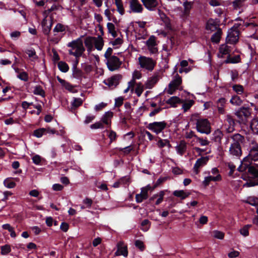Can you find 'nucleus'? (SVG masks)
Listing matches in <instances>:
<instances>
[{"label": "nucleus", "mask_w": 258, "mask_h": 258, "mask_svg": "<svg viewBox=\"0 0 258 258\" xmlns=\"http://www.w3.org/2000/svg\"><path fill=\"white\" fill-rule=\"evenodd\" d=\"M239 172H246L247 174L242 177L246 182L243 184L244 187H252L258 185V165H253L250 162H241L238 167Z\"/></svg>", "instance_id": "nucleus-1"}, {"label": "nucleus", "mask_w": 258, "mask_h": 258, "mask_svg": "<svg viewBox=\"0 0 258 258\" xmlns=\"http://www.w3.org/2000/svg\"><path fill=\"white\" fill-rule=\"evenodd\" d=\"M83 36H81L67 44L68 47L71 48V49L69 50V54L73 55L76 57V61L74 63L73 67L75 66L77 67L79 63V59L82 56L85 51V48L83 46Z\"/></svg>", "instance_id": "nucleus-2"}, {"label": "nucleus", "mask_w": 258, "mask_h": 258, "mask_svg": "<svg viewBox=\"0 0 258 258\" xmlns=\"http://www.w3.org/2000/svg\"><path fill=\"white\" fill-rule=\"evenodd\" d=\"M233 143L229 148V153L231 155L239 157L242 154L241 145L244 142V138L239 134H235L231 137Z\"/></svg>", "instance_id": "nucleus-3"}, {"label": "nucleus", "mask_w": 258, "mask_h": 258, "mask_svg": "<svg viewBox=\"0 0 258 258\" xmlns=\"http://www.w3.org/2000/svg\"><path fill=\"white\" fill-rule=\"evenodd\" d=\"M198 114H192L191 116V121L196 120V129L197 131L202 134L209 135L211 132V123L207 118L198 119Z\"/></svg>", "instance_id": "nucleus-4"}, {"label": "nucleus", "mask_w": 258, "mask_h": 258, "mask_svg": "<svg viewBox=\"0 0 258 258\" xmlns=\"http://www.w3.org/2000/svg\"><path fill=\"white\" fill-rule=\"evenodd\" d=\"M139 62L142 68L145 69L149 71H152L156 64V62L152 58L144 56L139 57Z\"/></svg>", "instance_id": "nucleus-5"}, {"label": "nucleus", "mask_w": 258, "mask_h": 258, "mask_svg": "<svg viewBox=\"0 0 258 258\" xmlns=\"http://www.w3.org/2000/svg\"><path fill=\"white\" fill-rule=\"evenodd\" d=\"M167 125V123L165 121H154L148 124L147 128L156 134L158 135L166 127Z\"/></svg>", "instance_id": "nucleus-6"}, {"label": "nucleus", "mask_w": 258, "mask_h": 258, "mask_svg": "<svg viewBox=\"0 0 258 258\" xmlns=\"http://www.w3.org/2000/svg\"><path fill=\"white\" fill-rule=\"evenodd\" d=\"M107 60L106 64L108 70L111 72L118 70L122 64L119 58L115 55L112 56Z\"/></svg>", "instance_id": "nucleus-7"}, {"label": "nucleus", "mask_w": 258, "mask_h": 258, "mask_svg": "<svg viewBox=\"0 0 258 258\" xmlns=\"http://www.w3.org/2000/svg\"><path fill=\"white\" fill-rule=\"evenodd\" d=\"M251 109L249 107H241L236 112L235 115L242 121H245L251 115Z\"/></svg>", "instance_id": "nucleus-8"}, {"label": "nucleus", "mask_w": 258, "mask_h": 258, "mask_svg": "<svg viewBox=\"0 0 258 258\" xmlns=\"http://www.w3.org/2000/svg\"><path fill=\"white\" fill-rule=\"evenodd\" d=\"M122 79V76L120 74L114 75L111 77L104 80L103 83L110 88H115Z\"/></svg>", "instance_id": "nucleus-9"}, {"label": "nucleus", "mask_w": 258, "mask_h": 258, "mask_svg": "<svg viewBox=\"0 0 258 258\" xmlns=\"http://www.w3.org/2000/svg\"><path fill=\"white\" fill-rule=\"evenodd\" d=\"M182 83L181 77L178 75L176 74L175 78L169 83L168 85V93L172 95L174 93V91L177 89L179 86Z\"/></svg>", "instance_id": "nucleus-10"}, {"label": "nucleus", "mask_w": 258, "mask_h": 258, "mask_svg": "<svg viewBox=\"0 0 258 258\" xmlns=\"http://www.w3.org/2000/svg\"><path fill=\"white\" fill-rule=\"evenodd\" d=\"M168 190H163L160 191L159 192L153 195L151 197L147 203L149 205H152L154 200L158 198L157 200L155 203V205L157 206L160 204L163 201L164 196L165 195L166 192H168Z\"/></svg>", "instance_id": "nucleus-11"}, {"label": "nucleus", "mask_w": 258, "mask_h": 258, "mask_svg": "<svg viewBox=\"0 0 258 258\" xmlns=\"http://www.w3.org/2000/svg\"><path fill=\"white\" fill-rule=\"evenodd\" d=\"M258 160V149L255 146L253 147L250 150L248 155L245 157L241 162H250Z\"/></svg>", "instance_id": "nucleus-12"}, {"label": "nucleus", "mask_w": 258, "mask_h": 258, "mask_svg": "<svg viewBox=\"0 0 258 258\" xmlns=\"http://www.w3.org/2000/svg\"><path fill=\"white\" fill-rule=\"evenodd\" d=\"M209 160V157H202L196 161L194 166V170L196 174H198L200 172V168L206 165Z\"/></svg>", "instance_id": "nucleus-13"}, {"label": "nucleus", "mask_w": 258, "mask_h": 258, "mask_svg": "<svg viewBox=\"0 0 258 258\" xmlns=\"http://www.w3.org/2000/svg\"><path fill=\"white\" fill-rule=\"evenodd\" d=\"M227 122L228 123V127L226 129L228 133H231L234 131V127L236 124L237 121L230 115H227Z\"/></svg>", "instance_id": "nucleus-14"}, {"label": "nucleus", "mask_w": 258, "mask_h": 258, "mask_svg": "<svg viewBox=\"0 0 258 258\" xmlns=\"http://www.w3.org/2000/svg\"><path fill=\"white\" fill-rule=\"evenodd\" d=\"M113 112L111 111L106 112L101 118V121L103 124H105L107 126V127H110L111 126V118L113 116Z\"/></svg>", "instance_id": "nucleus-15"}, {"label": "nucleus", "mask_w": 258, "mask_h": 258, "mask_svg": "<svg viewBox=\"0 0 258 258\" xmlns=\"http://www.w3.org/2000/svg\"><path fill=\"white\" fill-rule=\"evenodd\" d=\"M130 8L134 13H141L143 8L138 0H131Z\"/></svg>", "instance_id": "nucleus-16"}, {"label": "nucleus", "mask_w": 258, "mask_h": 258, "mask_svg": "<svg viewBox=\"0 0 258 258\" xmlns=\"http://www.w3.org/2000/svg\"><path fill=\"white\" fill-rule=\"evenodd\" d=\"M128 250L127 246H123V243L121 242L117 244V250L115 252L116 255H122L124 256H127Z\"/></svg>", "instance_id": "nucleus-17"}, {"label": "nucleus", "mask_w": 258, "mask_h": 258, "mask_svg": "<svg viewBox=\"0 0 258 258\" xmlns=\"http://www.w3.org/2000/svg\"><path fill=\"white\" fill-rule=\"evenodd\" d=\"M221 176L220 174H218L216 176H209L205 177L204 180L203 181V184L205 187L208 186L210 182L212 181H218L221 180Z\"/></svg>", "instance_id": "nucleus-18"}, {"label": "nucleus", "mask_w": 258, "mask_h": 258, "mask_svg": "<svg viewBox=\"0 0 258 258\" xmlns=\"http://www.w3.org/2000/svg\"><path fill=\"white\" fill-rule=\"evenodd\" d=\"M144 6L148 10L151 11L158 5L157 1L155 0H141Z\"/></svg>", "instance_id": "nucleus-19"}, {"label": "nucleus", "mask_w": 258, "mask_h": 258, "mask_svg": "<svg viewBox=\"0 0 258 258\" xmlns=\"http://www.w3.org/2000/svg\"><path fill=\"white\" fill-rule=\"evenodd\" d=\"M166 103L169 104L172 107H176L178 104L181 103V100L178 97L172 96L168 99Z\"/></svg>", "instance_id": "nucleus-20"}, {"label": "nucleus", "mask_w": 258, "mask_h": 258, "mask_svg": "<svg viewBox=\"0 0 258 258\" xmlns=\"http://www.w3.org/2000/svg\"><path fill=\"white\" fill-rule=\"evenodd\" d=\"M222 31L221 28H218L217 31L214 33L211 38V41L214 43H218L220 42Z\"/></svg>", "instance_id": "nucleus-21"}, {"label": "nucleus", "mask_w": 258, "mask_h": 258, "mask_svg": "<svg viewBox=\"0 0 258 258\" xmlns=\"http://www.w3.org/2000/svg\"><path fill=\"white\" fill-rule=\"evenodd\" d=\"M187 149L186 143L184 140L180 142L179 145L176 147L177 153L181 156H182Z\"/></svg>", "instance_id": "nucleus-22"}, {"label": "nucleus", "mask_w": 258, "mask_h": 258, "mask_svg": "<svg viewBox=\"0 0 258 258\" xmlns=\"http://www.w3.org/2000/svg\"><path fill=\"white\" fill-rule=\"evenodd\" d=\"M72 71L73 77L82 81L84 75V73L82 71L75 66L73 67Z\"/></svg>", "instance_id": "nucleus-23"}, {"label": "nucleus", "mask_w": 258, "mask_h": 258, "mask_svg": "<svg viewBox=\"0 0 258 258\" xmlns=\"http://www.w3.org/2000/svg\"><path fill=\"white\" fill-rule=\"evenodd\" d=\"M94 46L98 50H101L104 45V40L101 36L99 35L97 37H96L95 40H94Z\"/></svg>", "instance_id": "nucleus-24"}, {"label": "nucleus", "mask_w": 258, "mask_h": 258, "mask_svg": "<svg viewBox=\"0 0 258 258\" xmlns=\"http://www.w3.org/2000/svg\"><path fill=\"white\" fill-rule=\"evenodd\" d=\"M173 195L178 198H180L181 200H184L189 195V192H186L183 190H176L173 191Z\"/></svg>", "instance_id": "nucleus-25"}, {"label": "nucleus", "mask_w": 258, "mask_h": 258, "mask_svg": "<svg viewBox=\"0 0 258 258\" xmlns=\"http://www.w3.org/2000/svg\"><path fill=\"white\" fill-rule=\"evenodd\" d=\"M46 24V22L44 20L42 22V31L44 35L48 36L51 29L52 23L50 22L49 25H47Z\"/></svg>", "instance_id": "nucleus-26"}, {"label": "nucleus", "mask_w": 258, "mask_h": 258, "mask_svg": "<svg viewBox=\"0 0 258 258\" xmlns=\"http://www.w3.org/2000/svg\"><path fill=\"white\" fill-rule=\"evenodd\" d=\"M159 80V77L158 75L154 76L149 79L146 84L147 87L149 89H151L155 84Z\"/></svg>", "instance_id": "nucleus-27"}, {"label": "nucleus", "mask_w": 258, "mask_h": 258, "mask_svg": "<svg viewBox=\"0 0 258 258\" xmlns=\"http://www.w3.org/2000/svg\"><path fill=\"white\" fill-rule=\"evenodd\" d=\"M250 127L254 134L258 135V116L251 120Z\"/></svg>", "instance_id": "nucleus-28"}, {"label": "nucleus", "mask_w": 258, "mask_h": 258, "mask_svg": "<svg viewBox=\"0 0 258 258\" xmlns=\"http://www.w3.org/2000/svg\"><path fill=\"white\" fill-rule=\"evenodd\" d=\"M192 3L190 2L186 1L183 3V6L184 7V15L188 16L189 15L190 11L192 7Z\"/></svg>", "instance_id": "nucleus-29"}, {"label": "nucleus", "mask_w": 258, "mask_h": 258, "mask_svg": "<svg viewBox=\"0 0 258 258\" xmlns=\"http://www.w3.org/2000/svg\"><path fill=\"white\" fill-rule=\"evenodd\" d=\"M241 60V58L239 55H235L233 57H230L229 55L225 60L226 63H236L239 62Z\"/></svg>", "instance_id": "nucleus-30"}, {"label": "nucleus", "mask_w": 258, "mask_h": 258, "mask_svg": "<svg viewBox=\"0 0 258 258\" xmlns=\"http://www.w3.org/2000/svg\"><path fill=\"white\" fill-rule=\"evenodd\" d=\"M57 67L59 70L63 73H66L69 70V65L64 61H60L58 62Z\"/></svg>", "instance_id": "nucleus-31"}, {"label": "nucleus", "mask_w": 258, "mask_h": 258, "mask_svg": "<svg viewBox=\"0 0 258 258\" xmlns=\"http://www.w3.org/2000/svg\"><path fill=\"white\" fill-rule=\"evenodd\" d=\"M150 225V221L148 219H144L141 223V229L144 232H146L149 229Z\"/></svg>", "instance_id": "nucleus-32"}, {"label": "nucleus", "mask_w": 258, "mask_h": 258, "mask_svg": "<svg viewBox=\"0 0 258 258\" xmlns=\"http://www.w3.org/2000/svg\"><path fill=\"white\" fill-rule=\"evenodd\" d=\"M46 134V130L45 128H40L35 130L33 132V136L37 138H41L43 135Z\"/></svg>", "instance_id": "nucleus-33"}, {"label": "nucleus", "mask_w": 258, "mask_h": 258, "mask_svg": "<svg viewBox=\"0 0 258 258\" xmlns=\"http://www.w3.org/2000/svg\"><path fill=\"white\" fill-rule=\"evenodd\" d=\"M96 37L93 36H87L86 37L84 40V44L86 47L93 46L94 43V40H95Z\"/></svg>", "instance_id": "nucleus-34"}, {"label": "nucleus", "mask_w": 258, "mask_h": 258, "mask_svg": "<svg viewBox=\"0 0 258 258\" xmlns=\"http://www.w3.org/2000/svg\"><path fill=\"white\" fill-rule=\"evenodd\" d=\"M213 135V140H214V141L216 142H220L223 137V134L222 132L219 130H217L215 131Z\"/></svg>", "instance_id": "nucleus-35"}, {"label": "nucleus", "mask_w": 258, "mask_h": 258, "mask_svg": "<svg viewBox=\"0 0 258 258\" xmlns=\"http://www.w3.org/2000/svg\"><path fill=\"white\" fill-rule=\"evenodd\" d=\"M230 102L234 105H240L242 103V100L239 96L234 95L230 99Z\"/></svg>", "instance_id": "nucleus-36"}, {"label": "nucleus", "mask_w": 258, "mask_h": 258, "mask_svg": "<svg viewBox=\"0 0 258 258\" xmlns=\"http://www.w3.org/2000/svg\"><path fill=\"white\" fill-rule=\"evenodd\" d=\"M5 186L9 188H12L15 187L16 184L12 180L11 178H7L4 181Z\"/></svg>", "instance_id": "nucleus-37"}, {"label": "nucleus", "mask_w": 258, "mask_h": 258, "mask_svg": "<svg viewBox=\"0 0 258 258\" xmlns=\"http://www.w3.org/2000/svg\"><path fill=\"white\" fill-rule=\"evenodd\" d=\"M33 93L35 95H39L42 97H44L45 94L44 90L42 89V87L39 85L36 86L35 87Z\"/></svg>", "instance_id": "nucleus-38"}, {"label": "nucleus", "mask_w": 258, "mask_h": 258, "mask_svg": "<svg viewBox=\"0 0 258 258\" xmlns=\"http://www.w3.org/2000/svg\"><path fill=\"white\" fill-rule=\"evenodd\" d=\"M219 51L222 54H228L231 51L230 47L227 45H222L219 48Z\"/></svg>", "instance_id": "nucleus-39"}, {"label": "nucleus", "mask_w": 258, "mask_h": 258, "mask_svg": "<svg viewBox=\"0 0 258 258\" xmlns=\"http://www.w3.org/2000/svg\"><path fill=\"white\" fill-rule=\"evenodd\" d=\"M1 249L2 255H7L11 251V246L9 244L2 246Z\"/></svg>", "instance_id": "nucleus-40"}, {"label": "nucleus", "mask_w": 258, "mask_h": 258, "mask_svg": "<svg viewBox=\"0 0 258 258\" xmlns=\"http://www.w3.org/2000/svg\"><path fill=\"white\" fill-rule=\"evenodd\" d=\"M251 225L247 224L243 226L240 230V233L243 236L246 237L249 235V228L251 227Z\"/></svg>", "instance_id": "nucleus-41"}, {"label": "nucleus", "mask_w": 258, "mask_h": 258, "mask_svg": "<svg viewBox=\"0 0 258 258\" xmlns=\"http://www.w3.org/2000/svg\"><path fill=\"white\" fill-rule=\"evenodd\" d=\"M232 89L238 94H241L244 91L243 87L239 84H235L233 85Z\"/></svg>", "instance_id": "nucleus-42"}, {"label": "nucleus", "mask_w": 258, "mask_h": 258, "mask_svg": "<svg viewBox=\"0 0 258 258\" xmlns=\"http://www.w3.org/2000/svg\"><path fill=\"white\" fill-rule=\"evenodd\" d=\"M158 145L160 148H163L165 146H168L169 148L171 147V145L168 140H162L161 139H160L159 140Z\"/></svg>", "instance_id": "nucleus-43"}, {"label": "nucleus", "mask_w": 258, "mask_h": 258, "mask_svg": "<svg viewBox=\"0 0 258 258\" xmlns=\"http://www.w3.org/2000/svg\"><path fill=\"white\" fill-rule=\"evenodd\" d=\"M146 46H157V44L156 42V37L152 35L146 42Z\"/></svg>", "instance_id": "nucleus-44"}, {"label": "nucleus", "mask_w": 258, "mask_h": 258, "mask_svg": "<svg viewBox=\"0 0 258 258\" xmlns=\"http://www.w3.org/2000/svg\"><path fill=\"white\" fill-rule=\"evenodd\" d=\"M135 91L138 97H140L142 95L144 91V87L141 83L137 84V86Z\"/></svg>", "instance_id": "nucleus-45"}, {"label": "nucleus", "mask_w": 258, "mask_h": 258, "mask_svg": "<svg viewBox=\"0 0 258 258\" xmlns=\"http://www.w3.org/2000/svg\"><path fill=\"white\" fill-rule=\"evenodd\" d=\"M226 41L231 44L236 43L238 41V38L237 36L229 34L226 38Z\"/></svg>", "instance_id": "nucleus-46"}, {"label": "nucleus", "mask_w": 258, "mask_h": 258, "mask_svg": "<svg viewBox=\"0 0 258 258\" xmlns=\"http://www.w3.org/2000/svg\"><path fill=\"white\" fill-rule=\"evenodd\" d=\"M83 104V101L80 98H74L73 101L72 102V106L73 107L77 108Z\"/></svg>", "instance_id": "nucleus-47"}, {"label": "nucleus", "mask_w": 258, "mask_h": 258, "mask_svg": "<svg viewBox=\"0 0 258 258\" xmlns=\"http://www.w3.org/2000/svg\"><path fill=\"white\" fill-rule=\"evenodd\" d=\"M245 0H234L232 2V5L234 9H240L242 6Z\"/></svg>", "instance_id": "nucleus-48"}, {"label": "nucleus", "mask_w": 258, "mask_h": 258, "mask_svg": "<svg viewBox=\"0 0 258 258\" xmlns=\"http://www.w3.org/2000/svg\"><path fill=\"white\" fill-rule=\"evenodd\" d=\"M168 179V177H160L153 185V188H156L157 187L162 184Z\"/></svg>", "instance_id": "nucleus-49"}, {"label": "nucleus", "mask_w": 258, "mask_h": 258, "mask_svg": "<svg viewBox=\"0 0 258 258\" xmlns=\"http://www.w3.org/2000/svg\"><path fill=\"white\" fill-rule=\"evenodd\" d=\"M136 247L138 248L141 251H143L145 249V246L144 242L140 240H136L135 242Z\"/></svg>", "instance_id": "nucleus-50"}, {"label": "nucleus", "mask_w": 258, "mask_h": 258, "mask_svg": "<svg viewBox=\"0 0 258 258\" xmlns=\"http://www.w3.org/2000/svg\"><path fill=\"white\" fill-rule=\"evenodd\" d=\"M108 137L110 139V144L112 143L113 141H115L117 139L116 133L112 130H110L109 131Z\"/></svg>", "instance_id": "nucleus-51"}, {"label": "nucleus", "mask_w": 258, "mask_h": 258, "mask_svg": "<svg viewBox=\"0 0 258 258\" xmlns=\"http://www.w3.org/2000/svg\"><path fill=\"white\" fill-rule=\"evenodd\" d=\"M194 138L197 139V141L200 143L201 146H207L209 144V142L206 139H203L202 138L198 137L196 135H194Z\"/></svg>", "instance_id": "nucleus-52"}, {"label": "nucleus", "mask_w": 258, "mask_h": 258, "mask_svg": "<svg viewBox=\"0 0 258 258\" xmlns=\"http://www.w3.org/2000/svg\"><path fill=\"white\" fill-rule=\"evenodd\" d=\"M17 77L20 79L22 81H24L25 82H27L28 81L29 77L28 74L26 72H23L21 73H20L18 76Z\"/></svg>", "instance_id": "nucleus-53"}, {"label": "nucleus", "mask_w": 258, "mask_h": 258, "mask_svg": "<svg viewBox=\"0 0 258 258\" xmlns=\"http://www.w3.org/2000/svg\"><path fill=\"white\" fill-rule=\"evenodd\" d=\"M66 30L65 26L60 24L58 23L56 24L54 28L53 29L54 32H63Z\"/></svg>", "instance_id": "nucleus-54"}, {"label": "nucleus", "mask_w": 258, "mask_h": 258, "mask_svg": "<svg viewBox=\"0 0 258 258\" xmlns=\"http://www.w3.org/2000/svg\"><path fill=\"white\" fill-rule=\"evenodd\" d=\"M161 19L165 24H170V19L163 12L159 14Z\"/></svg>", "instance_id": "nucleus-55"}, {"label": "nucleus", "mask_w": 258, "mask_h": 258, "mask_svg": "<svg viewBox=\"0 0 258 258\" xmlns=\"http://www.w3.org/2000/svg\"><path fill=\"white\" fill-rule=\"evenodd\" d=\"M91 129L103 128L104 125L101 122H96L90 125Z\"/></svg>", "instance_id": "nucleus-56"}, {"label": "nucleus", "mask_w": 258, "mask_h": 258, "mask_svg": "<svg viewBox=\"0 0 258 258\" xmlns=\"http://www.w3.org/2000/svg\"><path fill=\"white\" fill-rule=\"evenodd\" d=\"M133 150L131 146H128L124 148H119L118 150L124 153V154H129Z\"/></svg>", "instance_id": "nucleus-57"}, {"label": "nucleus", "mask_w": 258, "mask_h": 258, "mask_svg": "<svg viewBox=\"0 0 258 258\" xmlns=\"http://www.w3.org/2000/svg\"><path fill=\"white\" fill-rule=\"evenodd\" d=\"M194 104L193 101H190L188 102H185L182 105V108L184 110V111L185 112L187 111L189 108L192 106Z\"/></svg>", "instance_id": "nucleus-58"}, {"label": "nucleus", "mask_w": 258, "mask_h": 258, "mask_svg": "<svg viewBox=\"0 0 258 258\" xmlns=\"http://www.w3.org/2000/svg\"><path fill=\"white\" fill-rule=\"evenodd\" d=\"M147 199V198L140 194H136V201L137 203H141L144 200H145Z\"/></svg>", "instance_id": "nucleus-59"}, {"label": "nucleus", "mask_w": 258, "mask_h": 258, "mask_svg": "<svg viewBox=\"0 0 258 258\" xmlns=\"http://www.w3.org/2000/svg\"><path fill=\"white\" fill-rule=\"evenodd\" d=\"M123 98L122 97H119L115 99V106L117 107H119L123 104Z\"/></svg>", "instance_id": "nucleus-60"}, {"label": "nucleus", "mask_w": 258, "mask_h": 258, "mask_svg": "<svg viewBox=\"0 0 258 258\" xmlns=\"http://www.w3.org/2000/svg\"><path fill=\"white\" fill-rule=\"evenodd\" d=\"M250 201L247 202L249 204L253 206L258 205V198L253 197L250 198Z\"/></svg>", "instance_id": "nucleus-61"}, {"label": "nucleus", "mask_w": 258, "mask_h": 258, "mask_svg": "<svg viewBox=\"0 0 258 258\" xmlns=\"http://www.w3.org/2000/svg\"><path fill=\"white\" fill-rule=\"evenodd\" d=\"M33 162L36 165H39L41 161V157L38 155H35L32 157Z\"/></svg>", "instance_id": "nucleus-62"}, {"label": "nucleus", "mask_w": 258, "mask_h": 258, "mask_svg": "<svg viewBox=\"0 0 258 258\" xmlns=\"http://www.w3.org/2000/svg\"><path fill=\"white\" fill-rule=\"evenodd\" d=\"M113 50L111 47H108L104 53V57L106 59L110 58L112 55Z\"/></svg>", "instance_id": "nucleus-63"}, {"label": "nucleus", "mask_w": 258, "mask_h": 258, "mask_svg": "<svg viewBox=\"0 0 258 258\" xmlns=\"http://www.w3.org/2000/svg\"><path fill=\"white\" fill-rule=\"evenodd\" d=\"M69 228V225L66 222H62L60 226V229L63 232H67Z\"/></svg>", "instance_id": "nucleus-64"}]
</instances>
